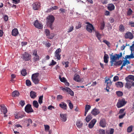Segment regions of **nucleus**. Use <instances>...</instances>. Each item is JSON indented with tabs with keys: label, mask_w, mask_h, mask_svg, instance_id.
I'll return each mask as SVG.
<instances>
[{
	"label": "nucleus",
	"mask_w": 134,
	"mask_h": 134,
	"mask_svg": "<svg viewBox=\"0 0 134 134\" xmlns=\"http://www.w3.org/2000/svg\"><path fill=\"white\" fill-rule=\"evenodd\" d=\"M91 113L94 115L96 116L99 113L100 111L99 109L94 108L92 110Z\"/></svg>",
	"instance_id": "18"
},
{
	"label": "nucleus",
	"mask_w": 134,
	"mask_h": 134,
	"mask_svg": "<svg viewBox=\"0 0 134 134\" xmlns=\"http://www.w3.org/2000/svg\"><path fill=\"white\" fill-rule=\"evenodd\" d=\"M0 109L1 112L3 113V114L6 113L7 111V108L3 104L0 105Z\"/></svg>",
	"instance_id": "12"
},
{
	"label": "nucleus",
	"mask_w": 134,
	"mask_h": 134,
	"mask_svg": "<svg viewBox=\"0 0 134 134\" xmlns=\"http://www.w3.org/2000/svg\"><path fill=\"white\" fill-rule=\"evenodd\" d=\"M73 26H71L70 27V28L68 30V32H70L72 31L73 30Z\"/></svg>",
	"instance_id": "55"
},
{
	"label": "nucleus",
	"mask_w": 134,
	"mask_h": 134,
	"mask_svg": "<svg viewBox=\"0 0 134 134\" xmlns=\"http://www.w3.org/2000/svg\"><path fill=\"white\" fill-rule=\"evenodd\" d=\"M108 55L106 54H105L104 56V62L105 63H107L108 62V59L109 58Z\"/></svg>",
	"instance_id": "27"
},
{
	"label": "nucleus",
	"mask_w": 134,
	"mask_h": 134,
	"mask_svg": "<svg viewBox=\"0 0 134 134\" xmlns=\"http://www.w3.org/2000/svg\"><path fill=\"white\" fill-rule=\"evenodd\" d=\"M34 56V57L33 58V61L34 62L37 61L39 60L40 57L38 55Z\"/></svg>",
	"instance_id": "34"
},
{
	"label": "nucleus",
	"mask_w": 134,
	"mask_h": 134,
	"mask_svg": "<svg viewBox=\"0 0 134 134\" xmlns=\"http://www.w3.org/2000/svg\"><path fill=\"white\" fill-rule=\"evenodd\" d=\"M133 38V35L132 33L129 32H127L126 33V38L132 39Z\"/></svg>",
	"instance_id": "20"
},
{
	"label": "nucleus",
	"mask_w": 134,
	"mask_h": 134,
	"mask_svg": "<svg viewBox=\"0 0 134 134\" xmlns=\"http://www.w3.org/2000/svg\"><path fill=\"white\" fill-rule=\"evenodd\" d=\"M61 51V49L60 48H58L56 50L55 52V57L59 60L60 59L61 55L60 53Z\"/></svg>",
	"instance_id": "10"
},
{
	"label": "nucleus",
	"mask_w": 134,
	"mask_h": 134,
	"mask_svg": "<svg viewBox=\"0 0 134 134\" xmlns=\"http://www.w3.org/2000/svg\"><path fill=\"white\" fill-rule=\"evenodd\" d=\"M30 96L32 98H34L36 96V93L34 91H31L30 92Z\"/></svg>",
	"instance_id": "25"
},
{
	"label": "nucleus",
	"mask_w": 134,
	"mask_h": 134,
	"mask_svg": "<svg viewBox=\"0 0 134 134\" xmlns=\"http://www.w3.org/2000/svg\"><path fill=\"white\" fill-rule=\"evenodd\" d=\"M23 117V115H16L15 116V118L16 119H18L19 118H22Z\"/></svg>",
	"instance_id": "56"
},
{
	"label": "nucleus",
	"mask_w": 134,
	"mask_h": 134,
	"mask_svg": "<svg viewBox=\"0 0 134 134\" xmlns=\"http://www.w3.org/2000/svg\"><path fill=\"white\" fill-rule=\"evenodd\" d=\"M134 81V76L132 75H130L126 77V81L127 84V82H129L130 81Z\"/></svg>",
	"instance_id": "16"
},
{
	"label": "nucleus",
	"mask_w": 134,
	"mask_h": 134,
	"mask_svg": "<svg viewBox=\"0 0 134 134\" xmlns=\"http://www.w3.org/2000/svg\"><path fill=\"white\" fill-rule=\"evenodd\" d=\"M92 118V116L91 115H89L86 118V120L87 122H89Z\"/></svg>",
	"instance_id": "35"
},
{
	"label": "nucleus",
	"mask_w": 134,
	"mask_h": 134,
	"mask_svg": "<svg viewBox=\"0 0 134 134\" xmlns=\"http://www.w3.org/2000/svg\"><path fill=\"white\" fill-rule=\"evenodd\" d=\"M61 89L64 91H66L71 96H73L74 95V93L71 89L69 87H66L65 88H63V87H60Z\"/></svg>",
	"instance_id": "5"
},
{
	"label": "nucleus",
	"mask_w": 134,
	"mask_h": 134,
	"mask_svg": "<svg viewBox=\"0 0 134 134\" xmlns=\"http://www.w3.org/2000/svg\"><path fill=\"white\" fill-rule=\"evenodd\" d=\"M114 130L112 128H111L109 131H106V134H113Z\"/></svg>",
	"instance_id": "36"
},
{
	"label": "nucleus",
	"mask_w": 134,
	"mask_h": 134,
	"mask_svg": "<svg viewBox=\"0 0 134 134\" xmlns=\"http://www.w3.org/2000/svg\"><path fill=\"white\" fill-rule=\"evenodd\" d=\"M120 30L121 32H123L124 30V27L122 25H120L119 26Z\"/></svg>",
	"instance_id": "52"
},
{
	"label": "nucleus",
	"mask_w": 134,
	"mask_h": 134,
	"mask_svg": "<svg viewBox=\"0 0 134 134\" xmlns=\"http://www.w3.org/2000/svg\"><path fill=\"white\" fill-rule=\"evenodd\" d=\"M25 111L28 113L33 111V110L31 108V105L30 104L27 105L25 107Z\"/></svg>",
	"instance_id": "9"
},
{
	"label": "nucleus",
	"mask_w": 134,
	"mask_h": 134,
	"mask_svg": "<svg viewBox=\"0 0 134 134\" xmlns=\"http://www.w3.org/2000/svg\"><path fill=\"white\" fill-rule=\"evenodd\" d=\"M19 95V92L17 91H14L12 93V96L14 97L18 96Z\"/></svg>",
	"instance_id": "31"
},
{
	"label": "nucleus",
	"mask_w": 134,
	"mask_h": 134,
	"mask_svg": "<svg viewBox=\"0 0 134 134\" xmlns=\"http://www.w3.org/2000/svg\"><path fill=\"white\" fill-rule=\"evenodd\" d=\"M134 53L133 52H131V54L129 55H126V59H130L131 58H134Z\"/></svg>",
	"instance_id": "29"
},
{
	"label": "nucleus",
	"mask_w": 134,
	"mask_h": 134,
	"mask_svg": "<svg viewBox=\"0 0 134 134\" xmlns=\"http://www.w3.org/2000/svg\"><path fill=\"white\" fill-rule=\"evenodd\" d=\"M57 98L58 100H59L62 99L63 98V97L62 95H59L57 96Z\"/></svg>",
	"instance_id": "59"
},
{
	"label": "nucleus",
	"mask_w": 134,
	"mask_h": 134,
	"mask_svg": "<svg viewBox=\"0 0 134 134\" xmlns=\"http://www.w3.org/2000/svg\"><path fill=\"white\" fill-rule=\"evenodd\" d=\"M133 127L132 125H131L128 127L127 129V131L128 132H130L132 131Z\"/></svg>",
	"instance_id": "38"
},
{
	"label": "nucleus",
	"mask_w": 134,
	"mask_h": 134,
	"mask_svg": "<svg viewBox=\"0 0 134 134\" xmlns=\"http://www.w3.org/2000/svg\"><path fill=\"white\" fill-rule=\"evenodd\" d=\"M81 24L80 23H79L76 26L75 28L77 29H78L81 27Z\"/></svg>",
	"instance_id": "54"
},
{
	"label": "nucleus",
	"mask_w": 134,
	"mask_h": 134,
	"mask_svg": "<svg viewBox=\"0 0 134 134\" xmlns=\"http://www.w3.org/2000/svg\"><path fill=\"white\" fill-rule=\"evenodd\" d=\"M83 124L81 121L78 120L76 122V125L78 128H80L82 126Z\"/></svg>",
	"instance_id": "28"
},
{
	"label": "nucleus",
	"mask_w": 134,
	"mask_h": 134,
	"mask_svg": "<svg viewBox=\"0 0 134 134\" xmlns=\"http://www.w3.org/2000/svg\"><path fill=\"white\" fill-rule=\"evenodd\" d=\"M18 34V30L16 29H13L12 32V35L14 36H16Z\"/></svg>",
	"instance_id": "26"
},
{
	"label": "nucleus",
	"mask_w": 134,
	"mask_h": 134,
	"mask_svg": "<svg viewBox=\"0 0 134 134\" xmlns=\"http://www.w3.org/2000/svg\"><path fill=\"white\" fill-rule=\"evenodd\" d=\"M56 62H55L53 60H52L51 62L50 63L49 65V66H51V65H54L56 64Z\"/></svg>",
	"instance_id": "53"
},
{
	"label": "nucleus",
	"mask_w": 134,
	"mask_h": 134,
	"mask_svg": "<svg viewBox=\"0 0 134 134\" xmlns=\"http://www.w3.org/2000/svg\"><path fill=\"white\" fill-rule=\"evenodd\" d=\"M116 93L118 96L119 97H121L123 95V93L120 91H117L116 92Z\"/></svg>",
	"instance_id": "41"
},
{
	"label": "nucleus",
	"mask_w": 134,
	"mask_h": 134,
	"mask_svg": "<svg viewBox=\"0 0 134 134\" xmlns=\"http://www.w3.org/2000/svg\"><path fill=\"white\" fill-rule=\"evenodd\" d=\"M21 58L23 60L28 61L31 59V55L28 53L25 52L22 54Z\"/></svg>",
	"instance_id": "3"
},
{
	"label": "nucleus",
	"mask_w": 134,
	"mask_h": 134,
	"mask_svg": "<svg viewBox=\"0 0 134 134\" xmlns=\"http://www.w3.org/2000/svg\"><path fill=\"white\" fill-rule=\"evenodd\" d=\"M91 108V107L90 105H86L85 107V111L88 112Z\"/></svg>",
	"instance_id": "43"
},
{
	"label": "nucleus",
	"mask_w": 134,
	"mask_h": 134,
	"mask_svg": "<svg viewBox=\"0 0 134 134\" xmlns=\"http://www.w3.org/2000/svg\"><path fill=\"white\" fill-rule=\"evenodd\" d=\"M96 119H93L89 124L88 125L90 129L92 128L96 122Z\"/></svg>",
	"instance_id": "17"
},
{
	"label": "nucleus",
	"mask_w": 134,
	"mask_h": 134,
	"mask_svg": "<svg viewBox=\"0 0 134 134\" xmlns=\"http://www.w3.org/2000/svg\"><path fill=\"white\" fill-rule=\"evenodd\" d=\"M69 108L71 109H72L73 108V105L71 103H70L69 104Z\"/></svg>",
	"instance_id": "58"
},
{
	"label": "nucleus",
	"mask_w": 134,
	"mask_h": 134,
	"mask_svg": "<svg viewBox=\"0 0 134 134\" xmlns=\"http://www.w3.org/2000/svg\"><path fill=\"white\" fill-rule=\"evenodd\" d=\"M105 26V23L104 21H103L100 24V29L101 30H103L104 27Z\"/></svg>",
	"instance_id": "40"
},
{
	"label": "nucleus",
	"mask_w": 134,
	"mask_h": 134,
	"mask_svg": "<svg viewBox=\"0 0 134 134\" xmlns=\"http://www.w3.org/2000/svg\"><path fill=\"white\" fill-rule=\"evenodd\" d=\"M60 116L61 118V119L63 121L65 122L66 121L67 116L66 114H61Z\"/></svg>",
	"instance_id": "23"
},
{
	"label": "nucleus",
	"mask_w": 134,
	"mask_h": 134,
	"mask_svg": "<svg viewBox=\"0 0 134 134\" xmlns=\"http://www.w3.org/2000/svg\"><path fill=\"white\" fill-rule=\"evenodd\" d=\"M105 131L102 129H100L98 130L99 134H105Z\"/></svg>",
	"instance_id": "42"
},
{
	"label": "nucleus",
	"mask_w": 134,
	"mask_h": 134,
	"mask_svg": "<svg viewBox=\"0 0 134 134\" xmlns=\"http://www.w3.org/2000/svg\"><path fill=\"white\" fill-rule=\"evenodd\" d=\"M108 9L110 11L114 10L115 8V6L114 5L112 4H109L108 5Z\"/></svg>",
	"instance_id": "22"
},
{
	"label": "nucleus",
	"mask_w": 134,
	"mask_h": 134,
	"mask_svg": "<svg viewBox=\"0 0 134 134\" xmlns=\"http://www.w3.org/2000/svg\"><path fill=\"white\" fill-rule=\"evenodd\" d=\"M96 36L97 37L98 39L99 40L101 38L100 34L98 32H96Z\"/></svg>",
	"instance_id": "50"
},
{
	"label": "nucleus",
	"mask_w": 134,
	"mask_h": 134,
	"mask_svg": "<svg viewBox=\"0 0 134 134\" xmlns=\"http://www.w3.org/2000/svg\"><path fill=\"white\" fill-rule=\"evenodd\" d=\"M26 83L27 86H30L31 85V83L29 80H27L26 81Z\"/></svg>",
	"instance_id": "46"
},
{
	"label": "nucleus",
	"mask_w": 134,
	"mask_h": 134,
	"mask_svg": "<svg viewBox=\"0 0 134 134\" xmlns=\"http://www.w3.org/2000/svg\"><path fill=\"white\" fill-rule=\"evenodd\" d=\"M127 16H130L132 14L133 12L131 8L127 9Z\"/></svg>",
	"instance_id": "30"
},
{
	"label": "nucleus",
	"mask_w": 134,
	"mask_h": 134,
	"mask_svg": "<svg viewBox=\"0 0 134 134\" xmlns=\"http://www.w3.org/2000/svg\"><path fill=\"white\" fill-rule=\"evenodd\" d=\"M45 32L47 37L50 39L52 38L54 36L53 34L51 35L50 34V33L48 29H46Z\"/></svg>",
	"instance_id": "14"
},
{
	"label": "nucleus",
	"mask_w": 134,
	"mask_h": 134,
	"mask_svg": "<svg viewBox=\"0 0 134 134\" xmlns=\"http://www.w3.org/2000/svg\"><path fill=\"white\" fill-rule=\"evenodd\" d=\"M8 17L6 15H4V19L5 21H7L8 20Z\"/></svg>",
	"instance_id": "62"
},
{
	"label": "nucleus",
	"mask_w": 134,
	"mask_h": 134,
	"mask_svg": "<svg viewBox=\"0 0 134 134\" xmlns=\"http://www.w3.org/2000/svg\"><path fill=\"white\" fill-rule=\"evenodd\" d=\"M39 74L36 73L32 75L31 79L33 82L35 84H38L39 82V80L38 78Z\"/></svg>",
	"instance_id": "2"
},
{
	"label": "nucleus",
	"mask_w": 134,
	"mask_h": 134,
	"mask_svg": "<svg viewBox=\"0 0 134 134\" xmlns=\"http://www.w3.org/2000/svg\"><path fill=\"white\" fill-rule=\"evenodd\" d=\"M115 85L118 87H121L123 86L122 83L121 82H118L116 83Z\"/></svg>",
	"instance_id": "32"
},
{
	"label": "nucleus",
	"mask_w": 134,
	"mask_h": 134,
	"mask_svg": "<svg viewBox=\"0 0 134 134\" xmlns=\"http://www.w3.org/2000/svg\"><path fill=\"white\" fill-rule=\"evenodd\" d=\"M21 74L23 76H25L26 74V70L25 69H23L21 71Z\"/></svg>",
	"instance_id": "44"
},
{
	"label": "nucleus",
	"mask_w": 134,
	"mask_h": 134,
	"mask_svg": "<svg viewBox=\"0 0 134 134\" xmlns=\"http://www.w3.org/2000/svg\"><path fill=\"white\" fill-rule=\"evenodd\" d=\"M25 102L24 101L22 100L20 102V104L22 106H23L25 104Z\"/></svg>",
	"instance_id": "61"
},
{
	"label": "nucleus",
	"mask_w": 134,
	"mask_h": 134,
	"mask_svg": "<svg viewBox=\"0 0 134 134\" xmlns=\"http://www.w3.org/2000/svg\"><path fill=\"white\" fill-rule=\"evenodd\" d=\"M103 42L106 44L108 47H110V43L108 41L106 40H104L103 41Z\"/></svg>",
	"instance_id": "45"
},
{
	"label": "nucleus",
	"mask_w": 134,
	"mask_h": 134,
	"mask_svg": "<svg viewBox=\"0 0 134 134\" xmlns=\"http://www.w3.org/2000/svg\"><path fill=\"white\" fill-rule=\"evenodd\" d=\"M49 26V27L51 29L53 30L54 29V27L52 26L53 24H47Z\"/></svg>",
	"instance_id": "57"
},
{
	"label": "nucleus",
	"mask_w": 134,
	"mask_h": 134,
	"mask_svg": "<svg viewBox=\"0 0 134 134\" xmlns=\"http://www.w3.org/2000/svg\"><path fill=\"white\" fill-rule=\"evenodd\" d=\"M99 124L100 126L104 128L106 126L107 123L105 120L104 119H103L100 120Z\"/></svg>",
	"instance_id": "11"
},
{
	"label": "nucleus",
	"mask_w": 134,
	"mask_h": 134,
	"mask_svg": "<svg viewBox=\"0 0 134 134\" xmlns=\"http://www.w3.org/2000/svg\"><path fill=\"white\" fill-rule=\"evenodd\" d=\"M126 104L125 99L124 98L118 100L116 106L118 108H120Z\"/></svg>",
	"instance_id": "4"
},
{
	"label": "nucleus",
	"mask_w": 134,
	"mask_h": 134,
	"mask_svg": "<svg viewBox=\"0 0 134 134\" xmlns=\"http://www.w3.org/2000/svg\"><path fill=\"white\" fill-rule=\"evenodd\" d=\"M33 105L35 108H38L39 106L38 103L36 100H34L33 101Z\"/></svg>",
	"instance_id": "33"
},
{
	"label": "nucleus",
	"mask_w": 134,
	"mask_h": 134,
	"mask_svg": "<svg viewBox=\"0 0 134 134\" xmlns=\"http://www.w3.org/2000/svg\"><path fill=\"white\" fill-rule=\"evenodd\" d=\"M129 24L130 25L131 27H134V22L133 21L130 22Z\"/></svg>",
	"instance_id": "64"
},
{
	"label": "nucleus",
	"mask_w": 134,
	"mask_h": 134,
	"mask_svg": "<svg viewBox=\"0 0 134 134\" xmlns=\"http://www.w3.org/2000/svg\"><path fill=\"white\" fill-rule=\"evenodd\" d=\"M105 83H107V84L106 89L108 92H109V88L108 85H109V84L110 85L111 84H112V82H111L110 80L108 78L105 80Z\"/></svg>",
	"instance_id": "15"
},
{
	"label": "nucleus",
	"mask_w": 134,
	"mask_h": 134,
	"mask_svg": "<svg viewBox=\"0 0 134 134\" xmlns=\"http://www.w3.org/2000/svg\"><path fill=\"white\" fill-rule=\"evenodd\" d=\"M43 95H42L40 96L39 98V99L38 100V102L40 104H41L42 103V100L43 99Z\"/></svg>",
	"instance_id": "37"
},
{
	"label": "nucleus",
	"mask_w": 134,
	"mask_h": 134,
	"mask_svg": "<svg viewBox=\"0 0 134 134\" xmlns=\"http://www.w3.org/2000/svg\"><path fill=\"white\" fill-rule=\"evenodd\" d=\"M60 107L64 110H66L67 106L66 104L64 102H62L59 104Z\"/></svg>",
	"instance_id": "21"
},
{
	"label": "nucleus",
	"mask_w": 134,
	"mask_h": 134,
	"mask_svg": "<svg viewBox=\"0 0 134 134\" xmlns=\"http://www.w3.org/2000/svg\"><path fill=\"white\" fill-rule=\"evenodd\" d=\"M47 24H53L55 20V18L53 16L50 15L47 18Z\"/></svg>",
	"instance_id": "6"
},
{
	"label": "nucleus",
	"mask_w": 134,
	"mask_h": 134,
	"mask_svg": "<svg viewBox=\"0 0 134 134\" xmlns=\"http://www.w3.org/2000/svg\"><path fill=\"white\" fill-rule=\"evenodd\" d=\"M125 53L124 52L123 54L122 52H121L119 54H115L113 55H111L110 57V63H111V66H112L114 65V63L117 61L121 57H122L123 58L126 59V56H124Z\"/></svg>",
	"instance_id": "1"
},
{
	"label": "nucleus",
	"mask_w": 134,
	"mask_h": 134,
	"mask_svg": "<svg viewBox=\"0 0 134 134\" xmlns=\"http://www.w3.org/2000/svg\"><path fill=\"white\" fill-rule=\"evenodd\" d=\"M44 126L45 131H47L49 130V126L48 125H44Z\"/></svg>",
	"instance_id": "51"
},
{
	"label": "nucleus",
	"mask_w": 134,
	"mask_h": 134,
	"mask_svg": "<svg viewBox=\"0 0 134 134\" xmlns=\"http://www.w3.org/2000/svg\"><path fill=\"white\" fill-rule=\"evenodd\" d=\"M86 24H88L87 25L86 30L89 32H91L92 30H94V27L93 25L89 22H87Z\"/></svg>",
	"instance_id": "7"
},
{
	"label": "nucleus",
	"mask_w": 134,
	"mask_h": 134,
	"mask_svg": "<svg viewBox=\"0 0 134 134\" xmlns=\"http://www.w3.org/2000/svg\"><path fill=\"white\" fill-rule=\"evenodd\" d=\"M59 78L60 80V81L62 82H65V81H66V79L64 77L62 78L60 76H59Z\"/></svg>",
	"instance_id": "47"
},
{
	"label": "nucleus",
	"mask_w": 134,
	"mask_h": 134,
	"mask_svg": "<svg viewBox=\"0 0 134 134\" xmlns=\"http://www.w3.org/2000/svg\"><path fill=\"white\" fill-rule=\"evenodd\" d=\"M80 78V76L78 74H75L74 75V80L77 82H80L82 81V80Z\"/></svg>",
	"instance_id": "19"
},
{
	"label": "nucleus",
	"mask_w": 134,
	"mask_h": 134,
	"mask_svg": "<svg viewBox=\"0 0 134 134\" xmlns=\"http://www.w3.org/2000/svg\"><path fill=\"white\" fill-rule=\"evenodd\" d=\"M133 81L127 82V84H126V87L129 89L132 86H134V82Z\"/></svg>",
	"instance_id": "24"
},
{
	"label": "nucleus",
	"mask_w": 134,
	"mask_h": 134,
	"mask_svg": "<svg viewBox=\"0 0 134 134\" xmlns=\"http://www.w3.org/2000/svg\"><path fill=\"white\" fill-rule=\"evenodd\" d=\"M69 62L68 61L67 62H62V64L63 65H65V67L67 68L69 66L68 64H69Z\"/></svg>",
	"instance_id": "48"
},
{
	"label": "nucleus",
	"mask_w": 134,
	"mask_h": 134,
	"mask_svg": "<svg viewBox=\"0 0 134 134\" xmlns=\"http://www.w3.org/2000/svg\"><path fill=\"white\" fill-rule=\"evenodd\" d=\"M51 8L52 11H53L54 10L57 9L58 8V7L57 6H55L52 7Z\"/></svg>",
	"instance_id": "63"
},
{
	"label": "nucleus",
	"mask_w": 134,
	"mask_h": 134,
	"mask_svg": "<svg viewBox=\"0 0 134 134\" xmlns=\"http://www.w3.org/2000/svg\"><path fill=\"white\" fill-rule=\"evenodd\" d=\"M34 24L35 27L37 28L41 29L43 27L42 24L37 20H36L34 22Z\"/></svg>",
	"instance_id": "8"
},
{
	"label": "nucleus",
	"mask_w": 134,
	"mask_h": 134,
	"mask_svg": "<svg viewBox=\"0 0 134 134\" xmlns=\"http://www.w3.org/2000/svg\"><path fill=\"white\" fill-rule=\"evenodd\" d=\"M130 50L131 52H133L134 53V41H133V43L132 44L130 47Z\"/></svg>",
	"instance_id": "49"
},
{
	"label": "nucleus",
	"mask_w": 134,
	"mask_h": 134,
	"mask_svg": "<svg viewBox=\"0 0 134 134\" xmlns=\"http://www.w3.org/2000/svg\"><path fill=\"white\" fill-rule=\"evenodd\" d=\"M40 4L38 2H36L34 3L33 4V8L35 10H37L39 9L40 7Z\"/></svg>",
	"instance_id": "13"
},
{
	"label": "nucleus",
	"mask_w": 134,
	"mask_h": 134,
	"mask_svg": "<svg viewBox=\"0 0 134 134\" xmlns=\"http://www.w3.org/2000/svg\"><path fill=\"white\" fill-rule=\"evenodd\" d=\"M119 80V77L117 76H115L113 78V81H115Z\"/></svg>",
	"instance_id": "60"
},
{
	"label": "nucleus",
	"mask_w": 134,
	"mask_h": 134,
	"mask_svg": "<svg viewBox=\"0 0 134 134\" xmlns=\"http://www.w3.org/2000/svg\"><path fill=\"white\" fill-rule=\"evenodd\" d=\"M122 62L121 60H120L117 62L116 61L114 63V65H120L122 63Z\"/></svg>",
	"instance_id": "39"
}]
</instances>
